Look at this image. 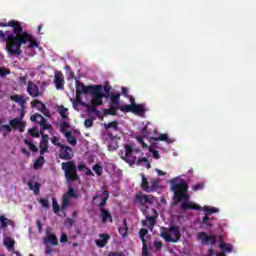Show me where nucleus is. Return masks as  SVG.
I'll list each match as a JSON object with an SVG mask.
<instances>
[{
    "mask_svg": "<svg viewBox=\"0 0 256 256\" xmlns=\"http://www.w3.org/2000/svg\"><path fill=\"white\" fill-rule=\"evenodd\" d=\"M124 161L126 163H129L130 165H133L135 161H137V157L133 156V147L129 144L125 146V156H124Z\"/></svg>",
    "mask_w": 256,
    "mask_h": 256,
    "instance_id": "nucleus-15",
    "label": "nucleus"
},
{
    "mask_svg": "<svg viewBox=\"0 0 256 256\" xmlns=\"http://www.w3.org/2000/svg\"><path fill=\"white\" fill-rule=\"evenodd\" d=\"M11 101H14V103H19L20 106L23 108L25 107V104L27 103V100H25V96L23 95H12L10 96Z\"/></svg>",
    "mask_w": 256,
    "mask_h": 256,
    "instance_id": "nucleus-20",
    "label": "nucleus"
},
{
    "mask_svg": "<svg viewBox=\"0 0 256 256\" xmlns=\"http://www.w3.org/2000/svg\"><path fill=\"white\" fill-rule=\"evenodd\" d=\"M87 165L84 163L75 164V161H67L62 163V171H64V177L67 183H75L79 181L81 177L77 173V170L80 172L87 171Z\"/></svg>",
    "mask_w": 256,
    "mask_h": 256,
    "instance_id": "nucleus-3",
    "label": "nucleus"
},
{
    "mask_svg": "<svg viewBox=\"0 0 256 256\" xmlns=\"http://www.w3.org/2000/svg\"><path fill=\"white\" fill-rule=\"evenodd\" d=\"M105 129H114V131H118L119 123L117 121H112L108 124H104Z\"/></svg>",
    "mask_w": 256,
    "mask_h": 256,
    "instance_id": "nucleus-40",
    "label": "nucleus"
},
{
    "mask_svg": "<svg viewBox=\"0 0 256 256\" xmlns=\"http://www.w3.org/2000/svg\"><path fill=\"white\" fill-rule=\"evenodd\" d=\"M104 115H111L112 117H115V115H117V110L110 106L109 108L104 109Z\"/></svg>",
    "mask_w": 256,
    "mask_h": 256,
    "instance_id": "nucleus-49",
    "label": "nucleus"
},
{
    "mask_svg": "<svg viewBox=\"0 0 256 256\" xmlns=\"http://www.w3.org/2000/svg\"><path fill=\"white\" fill-rule=\"evenodd\" d=\"M110 107H113L114 110L117 111V109H119L120 111H122L123 113H125V110H123L125 108V105H121V103L115 104L113 102H111Z\"/></svg>",
    "mask_w": 256,
    "mask_h": 256,
    "instance_id": "nucleus-50",
    "label": "nucleus"
},
{
    "mask_svg": "<svg viewBox=\"0 0 256 256\" xmlns=\"http://www.w3.org/2000/svg\"><path fill=\"white\" fill-rule=\"evenodd\" d=\"M211 221H213V218H209V216L205 214V216L202 218V225H206V227H213Z\"/></svg>",
    "mask_w": 256,
    "mask_h": 256,
    "instance_id": "nucleus-42",
    "label": "nucleus"
},
{
    "mask_svg": "<svg viewBox=\"0 0 256 256\" xmlns=\"http://www.w3.org/2000/svg\"><path fill=\"white\" fill-rule=\"evenodd\" d=\"M40 135L42 137V142L49 143V135L45 134L43 131H40Z\"/></svg>",
    "mask_w": 256,
    "mask_h": 256,
    "instance_id": "nucleus-60",
    "label": "nucleus"
},
{
    "mask_svg": "<svg viewBox=\"0 0 256 256\" xmlns=\"http://www.w3.org/2000/svg\"><path fill=\"white\" fill-rule=\"evenodd\" d=\"M197 241H200L201 245L213 247V245H217V235L215 234H207V232H198L196 234Z\"/></svg>",
    "mask_w": 256,
    "mask_h": 256,
    "instance_id": "nucleus-6",
    "label": "nucleus"
},
{
    "mask_svg": "<svg viewBox=\"0 0 256 256\" xmlns=\"http://www.w3.org/2000/svg\"><path fill=\"white\" fill-rule=\"evenodd\" d=\"M68 238H67V234H62L60 237V243H67Z\"/></svg>",
    "mask_w": 256,
    "mask_h": 256,
    "instance_id": "nucleus-64",
    "label": "nucleus"
},
{
    "mask_svg": "<svg viewBox=\"0 0 256 256\" xmlns=\"http://www.w3.org/2000/svg\"><path fill=\"white\" fill-rule=\"evenodd\" d=\"M73 157H75L73 148L63 144L59 150V159H62L63 161H71Z\"/></svg>",
    "mask_w": 256,
    "mask_h": 256,
    "instance_id": "nucleus-11",
    "label": "nucleus"
},
{
    "mask_svg": "<svg viewBox=\"0 0 256 256\" xmlns=\"http://www.w3.org/2000/svg\"><path fill=\"white\" fill-rule=\"evenodd\" d=\"M45 245L47 243H51L54 247L59 245V240L57 239V236L55 234H49L45 239H44Z\"/></svg>",
    "mask_w": 256,
    "mask_h": 256,
    "instance_id": "nucleus-24",
    "label": "nucleus"
},
{
    "mask_svg": "<svg viewBox=\"0 0 256 256\" xmlns=\"http://www.w3.org/2000/svg\"><path fill=\"white\" fill-rule=\"evenodd\" d=\"M169 231L171 234H169L167 228H163L160 237L168 241V243H177L181 239V231L176 226H171Z\"/></svg>",
    "mask_w": 256,
    "mask_h": 256,
    "instance_id": "nucleus-5",
    "label": "nucleus"
},
{
    "mask_svg": "<svg viewBox=\"0 0 256 256\" xmlns=\"http://www.w3.org/2000/svg\"><path fill=\"white\" fill-rule=\"evenodd\" d=\"M11 71L7 70V68L0 67V77H6V75H10Z\"/></svg>",
    "mask_w": 256,
    "mask_h": 256,
    "instance_id": "nucleus-57",
    "label": "nucleus"
},
{
    "mask_svg": "<svg viewBox=\"0 0 256 256\" xmlns=\"http://www.w3.org/2000/svg\"><path fill=\"white\" fill-rule=\"evenodd\" d=\"M111 89L112 88H111V86L109 84H106L104 86V92H105L104 97L106 99H109L113 95V93L111 92Z\"/></svg>",
    "mask_w": 256,
    "mask_h": 256,
    "instance_id": "nucleus-47",
    "label": "nucleus"
},
{
    "mask_svg": "<svg viewBox=\"0 0 256 256\" xmlns=\"http://www.w3.org/2000/svg\"><path fill=\"white\" fill-rule=\"evenodd\" d=\"M125 113H133L134 115H138L139 117H145V105L143 104H136V105H125L122 109Z\"/></svg>",
    "mask_w": 256,
    "mask_h": 256,
    "instance_id": "nucleus-10",
    "label": "nucleus"
},
{
    "mask_svg": "<svg viewBox=\"0 0 256 256\" xmlns=\"http://www.w3.org/2000/svg\"><path fill=\"white\" fill-rule=\"evenodd\" d=\"M39 203L44 207V209H49V200L45 198H40Z\"/></svg>",
    "mask_w": 256,
    "mask_h": 256,
    "instance_id": "nucleus-54",
    "label": "nucleus"
},
{
    "mask_svg": "<svg viewBox=\"0 0 256 256\" xmlns=\"http://www.w3.org/2000/svg\"><path fill=\"white\" fill-rule=\"evenodd\" d=\"M24 143H25V145H28L30 151H32L33 153H37V151H39V148H37V146L35 144H33V142L25 139Z\"/></svg>",
    "mask_w": 256,
    "mask_h": 256,
    "instance_id": "nucleus-41",
    "label": "nucleus"
},
{
    "mask_svg": "<svg viewBox=\"0 0 256 256\" xmlns=\"http://www.w3.org/2000/svg\"><path fill=\"white\" fill-rule=\"evenodd\" d=\"M203 211H205V215H213V213H219V209L218 208H211L209 206H204L202 208Z\"/></svg>",
    "mask_w": 256,
    "mask_h": 256,
    "instance_id": "nucleus-35",
    "label": "nucleus"
},
{
    "mask_svg": "<svg viewBox=\"0 0 256 256\" xmlns=\"http://www.w3.org/2000/svg\"><path fill=\"white\" fill-rule=\"evenodd\" d=\"M84 125L89 129L90 127H93V121L91 119H86Z\"/></svg>",
    "mask_w": 256,
    "mask_h": 256,
    "instance_id": "nucleus-62",
    "label": "nucleus"
},
{
    "mask_svg": "<svg viewBox=\"0 0 256 256\" xmlns=\"http://www.w3.org/2000/svg\"><path fill=\"white\" fill-rule=\"evenodd\" d=\"M67 111H69V109L65 108V106H60V107H59L60 116H61L62 119H64L65 121H67V119H69V115H67Z\"/></svg>",
    "mask_w": 256,
    "mask_h": 256,
    "instance_id": "nucleus-38",
    "label": "nucleus"
},
{
    "mask_svg": "<svg viewBox=\"0 0 256 256\" xmlns=\"http://www.w3.org/2000/svg\"><path fill=\"white\" fill-rule=\"evenodd\" d=\"M11 223V220L5 218V216H0V229H6V227Z\"/></svg>",
    "mask_w": 256,
    "mask_h": 256,
    "instance_id": "nucleus-39",
    "label": "nucleus"
},
{
    "mask_svg": "<svg viewBox=\"0 0 256 256\" xmlns=\"http://www.w3.org/2000/svg\"><path fill=\"white\" fill-rule=\"evenodd\" d=\"M31 107H37L38 111H46L47 106H45V103L40 100H32Z\"/></svg>",
    "mask_w": 256,
    "mask_h": 256,
    "instance_id": "nucleus-30",
    "label": "nucleus"
},
{
    "mask_svg": "<svg viewBox=\"0 0 256 256\" xmlns=\"http://www.w3.org/2000/svg\"><path fill=\"white\" fill-rule=\"evenodd\" d=\"M171 191H173L174 205L181 204L182 211H201V206L193 202H189V186L185 182L176 183L175 179L170 181Z\"/></svg>",
    "mask_w": 256,
    "mask_h": 256,
    "instance_id": "nucleus-2",
    "label": "nucleus"
},
{
    "mask_svg": "<svg viewBox=\"0 0 256 256\" xmlns=\"http://www.w3.org/2000/svg\"><path fill=\"white\" fill-rule=\"evenodd\" d=\"M98 104L91 103V105L88 106V111H91V113H99V110H97Z\"/></svg>",
    "mask_w": 256,
    "mask_h": 256,
    "instance_id": "nucleus-55",
    "label": "nucleus"
},
{
    "mask_svg": "<svg viewBox=\"0 0 256 256\" xmlns=\"http://www.w3.org/2000/svg\"><path fill=\"white\" fill-rule=\"evenodd\" d=\"M101 223L105 225V223H113V216L111 215V212L107 209H101L100 215Z\"/></svg>",
    "mask_w": 256,
    "mask_h": 256,
    "instance_id": "nucleus-19",
    "label": "nucleus"
},
{
    "mask_svg": "<svg viewBox=\"0 0 256 256\" xmlns=\"http://www.w3.org/2000/svg\"><path fill=\"white\" fill-rule=\"evenodd\" d=\"M30 191H34V195H39V191L41 189V183L39 182H35L34 185H33V182L29 181L27 183Z\"/></svg>",
    "mask_w": 256,
    "mask_h": 256,
    "instance_id": "nucleus-27",
    "label": "nucleus"
},
{
    "mask_svg": "<svg viewBox=\"0 0 256 256\" xmlns=\"http://www.w3.org/2000/svg\"><path fill=\"white\" fill-rule=\"evenodd\" d=\"M31 121L34 123H39L41 127V131H51L53 129V126L49 124V121L45 117H43L41 114L36 113L30 117Z\"/></svg>",
    "mask_w": 256,
    "mask_h": 256,
    "instance_id": "nucleus-9",
    "label": "nucleus"
},
{
    "mask_svg": "<svg viewBox=\"0 0 256 256\" xmlns=\"http://www.w3.org/2000/svg\"><path fill=\"white\" fill-rule=\"evenodd\" d=\"M88 95H92L91 103L103 105V97H105V94L103 93L102 85H94Z\"/></svg>",
    "mask_w": 256,
    "mask_h": 256,
    "instance_id": "nucleus-7",
    "label": "nucleus"
},
{
    "mask_svg": "<svg viewBox=\"0 0 256 256\" xmlns=\"http://www.w3.org/2000/svg\"><path fill=\"white\" fill-rule=\"evenodd\" d=\"M101 198L102 200L98 205L99 211H101V209H105V205H107V200L109 199V192L103 191Z\"/></svg>",
    "mask_w": 256,
    "mask_h": 256,
    "instance_id": "nucleus-28",
    "label": "nucleus"
},
{
    "mask_svg": "<svg viewBox=\"0 0 256 256\" xmlns=\"http://www.w3.org/2000/svg\"><path fill=\"white\" fill-rule=\"evenodd\" d=\"M142 256H149V249L147 243L142 244Z\"/></svg>",
    "mask_w": 256,
    "mask_h": 256,
    "instance_id": "nucleus-58",
    "label": "nucleus"
},
{
    "mask_svg": "<svg viewBox=\"0 0 256 256\" xmlns=\"http://www.w3.org/2000/svg\"><path fill=\"white\" fill-rule=\"evenodd\" d=\"M51 143L55 145L56 147H63V144L59 143V137L54 136L51 138Z\"/></svg>",
    "mask_w": 256,
    "mask_h": 256,
    "instance_id": "nucleus-52",
    "label": "nucleus"
},
{
    "mask_svg": "<svg viewBox=\"0 0 256 256\" xmlns=\"http://www.w3.org/2000/svg\"><path fill=\"white\" fill-rule=\"evenodd\" d=\"M219 248L221 249L222 253H233V245L225 243L223 240H220Z\"/></svg>",
    "mask_w": 256,
    "mask_h": 256,
    "instance_id": "nucleus-23",
    "label": "nucleus"
},
{
    "mask_svg": "<svg viewBox=\"0 0 256 256\" xmlns=\"http://www.w3.org/2000/svg\"><path fill=\"white\" fill-rule=\"evenodd\" d=\"M151 141H165L166 143H173V139L169 138L167 133L160 134L159 137H151Z\"/></svg>",
    "mask_w": 256,
    "mask_h": 256,
    "instance_id": "nucleus-26",
    "label": "nucleus"
},
{
    "mask_svg": "<svg viewBox=\"0 0 256 256\" xmlns=\"http://www.w3.org/2000/svg\"><path fill=\"white\" fill-rule=\"evenodd\" d=\"M98 237L99 239H96L94 243H96L97 247H100L101 249L105 247L109 243V239H111V236L105 233L99 234Z\"/></svg>",
    "mask_w": 256,
    "mask_h": 256,
    "instance_id": "nucleus-17",
    "label": "nucleus"
},
{
    "mask_svg": "<svg viewBox=\"0 0 256 256\" xmlns=\"http://www.w3.org/2000/svg\"><path fill=\"white\" fill-rule=\"evenodd\" d=\"M148 150L150 151V153H152V155H153V157H154L155 159H160V158H161V156L159 155V151L153 150V147H152V146H149V147H148Z\"/></svg>",
    "mask_w": 256,
    "mask_h": 256,
    "instance_id": "nucleus-53",
    "label": "nucleus"
},
{
    "mask_svg": "<svg viewBox=\"0 0 256 256\" xmlns=\"http://www.w3.org/2000/svg\"><path fill=\"white\" fill-rule=\"evenodd\" d=\"M159 187V179L150 178V190L149 193H153V191H157Z\"/></svg>",
    "mask_w": 256,
    "mask_h": 256,
    "instance_id": "nucleus-33",
    "label": "nucleus"
},
{
    "mask_svg": "<svg viewBox=\"0 0 256 256\" xmlns=\"http://www.w3.org/2000/svg\"><path fill=\"white\" fill-rule=\"evenodd\" d=\"M54 83L56 89H64L65 86V77H63V72H57L54 75Z\"/></svg>",
    "mask_w": 256,
    "mask_h": 256,
    "instance_id": "nucleus-18",
    "label": "nucleus"
},
{
    "mask_svg": "<svg viewBox=\"0 0 256 256\" xmlns=\"http://www.w3.org/2000/svg\"><path fill=\"white\" fill-rule=\"evenodd\" d=\"M204 188H205V184L203 183H197L192 186V190L194 191H203Z\"/></svg>",
    "mask_w": 256,
    "mask_h": 256,
    "instance_id": "nucleus-51",
    "label": "nucleus"
},
{
    "mask_svg": "<svg viewBox=\"0 0 256 256\" xmlns=\"http://www.w3.org/2000/svg\"><path fill=\"white\" fill-rule=\"evenodd\" d=\"M94 85L85 86V84L79 80H76V95H89Z\"/></svg>",
    "mask_w": 256,
    "mask_h": 256,
    "instance_id": "nucleus-13",
    "label": "nucleus"
},
{
    "mask_svg": "<svg viewBox=\"0 0 256 256\" xmlns=\"http://www.w3.org/2000/svg\"><path fill=\"white\" fill-rule=\"evenodd\" d=\"M92 169H93L94 173H96V175L98 177H101V175H103V167H101V165L94 164Z\"/></svg>",
    "mask_w": 256,
    "mask_h": 256,
    "instance_id": "nucleus-45",
    "label": "nucleus"
},
{
    "mask_svg": "<svg viewBox=\"0 0 256 256\" xmlns=\"http://www.w3.org/2000/svg\"><path fill=\"white\" fill-rule=\"evenodd\" d=\"M154 247H155V249H157V251H161V249L163 248V242L155 240Z\"/></svg>",
    "mask_w": 256,
    "mask_h": 256,
    "instance_id": "nucleus-59",
    "label": "nucleus"
},
{
    "mask_svg": "<svg viewBox=\"0 0 256 256\" xmlns=\"http://www.w3.org/2000/svg\"><path fill=\"white\" fill-rule=\"evenodd\" d=\"M70 127H71V124H69V122L63 121L60 124V132L65 135V133H69V131H67V129H70Z\"/></svg>",
    "mask_w": 256,
    "mask_h": 256,
    "instance_id": "nucleus-37",
    "label": "nucleus"
},
{
    "mask_svg": "<svg viewBox=\"0 0 256 256\" xmlns=\"http://www.w3.org/2000/svg\"><path fill=\"white\" fill-rule=\"evenodd\" d=\"M45 164V157L43 155H40L38 159L34 162V169H39L40 167H43Z\"/></svg>",
    "mask_w": 256,
    "mask_h": 256,
    "instance_id": "nucleus-34",
    "label": "nucleus"
},
{
    "mask_svg": "<svg viewBox=\"0 0 256 256\" xmlns=\"http://www.w3.org/2000/svg\"><path fill=\"white\" fill-rule=\"evenodd\" d=\"M19 83H21V85H27V76L19 77Z\"/></svg>",
    "mask_w": 256,
    "mask_h": 256,
    "instance_id": "nucleus-63",
    "label": "nucleus"
},
{
    "mask_svg": "<svg viewBox=\"0 0 256 256\" xmlns=\"http://www.w3.org/2000/svg\"><path fill=\"white\" fill-rule=\"evenodd\" d=\"M129 231V227H127V220H124L122 225L119 226L118 228V233L122 236V237H127V233Z\"/></svg>",
    "mask_w": 256,
    "mask_h": 256,
    "instance_id": "nucleus-29",
    "label": "nucleus"
},
{
    "mask_svg": "<svg viewBox=\"0 0 256 256\" xmlns=\"http://www.w3.org/2000/svg\"><path fill=\"white\" fill-rule=\"evenodd\" d=\"M49 151V142H40V155H45Z\"/></svg>",
    "mask_w": 256,
    "mask_h": 256,
    "instance_id": "nucleus-36",
    "label": "nucleus"
},
{
    "mask_svg": "<svg viewBox=\"0 0 256 256\" xmlns=\"http://www.w3.org/2000/svg\"><path fill=\"white\" fill-rule=\"evenodd\" d=\"M65 137L67 139V142L72 145V147H77V138H75V136H73V132L68 131L65 132Z\"/></svg>",
    "mask_w": 256,
    "mask_h": 256,
    "instance_id": "nucleus-25",
    "label": "nucleus"
},
{
    "mask_svg": "<svg viewBox=\"0 0 256 256\" xmlns=\"http://www.w3.org/2000/svg\"><path fill=\"white\" fill-rule=\"evenodd\" d=\"M21 119H23V114L20 116V118L11 119L9 121V125H11L13 129H18L20 133H23L25 131V127H27V123L21 121Z\"/></svg>",
    "mask_w": 256,
    "mask_h": 256,
    "instance_id": "nucleus-12",
    "label": "nucleus"
},
{
    "mask_svg": "<svg viewBox=\"0 0 256 256\" xmlns=\"http://www.w3.org/2000/svg\"><path fill=\"white\" fill-rule=\"evenodd\" d=\"M0 27H11V30H0V41L6 43V51L9 55L18 57L23 53L22 45H27L29 49L39 47L37 39L29 32L23 31V26L17 20H10L8 23L0 22Z\"/></svg>",
    "mask_w": 256,
    "mask_h": 256,
    "instance_id": "nucleus-1",
    "label": "nucleus"
},
{
    "mask_svg": "<svg viewBox=\"0 0 256 256\" xmlns=\"http://www.w3.org/2000/svg\"><path fill=\"white\" fill-rule=\"evenodd\" d=\"M156 200L157 198H155V196L145 195L142 193L136 194L134 199L135 203L139 205L140 211L142 213L149 212V205H153V203H155Z\"/></svg>",
    "mask_w": 256,
    "mask_h": 256,
    "instance_id": "nucleus-4",
    "label": "nucleus"
},
{
    "mask_svg": "<svg viewBox=\"0 0 256 256\" xmlns=\"http://www.w3.org/2000/svg\"><path fill=\"white\" fill-rule=\"evenodd\" d=\"M121 97L120 93L112 94L109 99H111V103H114V105H119V99Z\"/></svg>",
    "mask_w": 256,
    "mask_h": 256,
    "instance_id": "nucleus-46",
    "label": "nucleus"
},
{
    "mask_svg": "<svg viewBox=\"0 0 256 256\" xmlns=\"http://www.w3.org/2000/svg\"><path fill=\"white\" fill-rule=\"evenodd\" d=\"M52 207L54 213H59V211H61V206H59L56 198H52Z\"/></svg>",
    "mask_w": 256,
    "mask_h": 256,
    "instance_id": "nucleus-48",
    "label": "nucleus"
},
{
    "mask_svg": "<svg viewBox=\"0 0 256 256\" xmlns=\"http://www.w3.org/2000/svg\"><path fill=\"white\" fill-rule=\"evenodd\" d=\"M27 93L33 99L41 96V92L39 91V86H37V84H35V82L33 81L28 82Z\"/></svg>",
    "mask_w": 256,
    "mask_h": 256,
    "instance_id": "nucleus-14",
    "label": "nucleus"
},
{
    "mask_svg": "<svg viewBox=\"0 0 256 256\" xmlns=\"http://www.w3.org/2000/svg\"><path fill=\"white\" fill-rule=\"evenodd\" d=\"M77 192L75 191V188H73L72 185L68 187V190L66 193H64L62 197V204H61V210L65 211L67 207H69L71 203V199H77Z\"/></svg>",
    "mask_w": 256,
    "mask_h": 256,
    "instance_id": "nucleus-8",
    "label": "nucleus"
},
{
    "mask_svg": "<svg viewBox=\"0 0 256 256\" xmlns=\"http://www.w3.org/2000/svg\"><path fill=\"white\" fill-rule=\"evenodd\" d=\"M142 182H141V189L142 191H145V193H149V190H151V185H149L150 180L145 177V174H141Z\"/></svg>",
    "mask_w": 256,
    "mask_h": 256,
    "instance_id": "nucleus-22",
    "label": "nucleus"
},
{
    "mask_svg": "<svg viewBox=\"0 0 256 256\" xmlns=\"http://www.w3.org/2000/svg\"><path fill=\"white\" fill-rule=\"evenodd\" d=\"M136 139H137L138 143H141V145L144 149H149V145H147V143H145L142 136H138V137H136Z\"/></svg>",
    "mask_w": 256,
    "mask_h": 256,
    "instance_id": "nucleus-56",
    "label": "nucleus"
},
{
    "mask_svg": "<svg viewBox=\"0 0 256 256\" xmlns=\"http://www.w3.org/2000/svg\"><path fill=\"white\" fill-rule=\"evenodd\" d=\"M3 243L5 247H7L8 251H11L15 248V240L11 239L10 237L4 238Z\"/></svg>",
    "mask_w": 256,
    "mask_h": 256,
    "instance_id": "nucleus-31",
    "label": "nucleus"
},
{
    "mask_svg": "<svg viewBox=\"0 0 256 256\" xmlns=\"http://www.w3.org/2000/svg\"><path fill=\"white\" fill-rule=\"evenodd\" d=\"M152 216L149 214V212L143 213V215H145L149 226L148 229H153V227H155V219H157V217H159V213L157 212V210H155L154 208L150 209Z\"/></svg>",
    "mask_w": 256,
    "mask_h": 256,
    "instance_id": "nucleus-16",
    "label": "nucleus"
},
{
    "mask_svg": "<svg viewBox=\"0 0 256 256\" xmlns=\"http://www.w3.org/2000/svg\"><path fill=\"white\" fill-rule=\"evenodd\" d=\"M141 163H145V167L151 169V163H149V160L146 157L139 158L136 161V165H140Z\"/></svg>",
    "mask_w": 256,
    "mask_h": 256,
    "instance_id": "nucleus-44",
    "label": "nucleus"
},
{
    "mask_svg": "<svg viewBox=\"0 0 256 256\" xmlns=\"http://www.w3.org/2000/svg\"><path fill=\"white\" fill-rule=\"evenodd\" d=\"M11 131H13L11 124H3V119L0 118V133H3L4 137H6Z\"/></svg>",
    "mask_w": 256,
    "mask_h": 256,
    "instance_id": "nucleus-21",
    "label": "nucleus"
},
{
    "mask_svg": "<svg viewBox=\"0 0 256 256\" xmlns=\"http://www.w3.org/2000/svg\"><path fill=\"white\" fill-rule=\"evenodd\" d=\"M149 234V230L147 228H142L139 230V239L142 241V245H145L147 243V240H145V236Z\"/></svg>",
    "mask_w": 256,
    "mask_h": 256,
    "instance_id": "nucleus-32",
    "label": "nucleus"
},
{
    "mask_svg": "<svg viewBox=\"0 0 256 256\" xmlns=\"http://www.w3.org/2000/svg\"><path fill=\"white\" fill-rule=\"evenodd\" d=\"M28 133L30 135V137H34V138H39L41 137V133L39 132V130L37 128H30L28 130Z\"/></svg>",
    "mask_w": 256,
    "mask_h": 256,
    "instance_id": "nucleus-43",
    "label": "nucleus"
},
{
    "mask_svg": "<svg viewBox=\"0 0 256 256\" xmlns=\"http://www.w3.org/2000/svg\"><path fill=\"white\" fill-rule=\"evenodd\" d=\"M141 135L142 137H148L149 136V132L147 131V126H144L141 128Z\"/></svg>",
    "mask_w": 256,
    "mask_h": 256,
    "instance_id": "nucleus-61",
    "label": "nucleus"
}]
</instances>
